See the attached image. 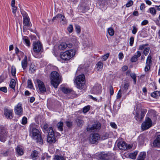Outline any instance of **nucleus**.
Returning a JSON list of instances; mask_svg holds the SVG:
<instances>
[{
    "instance_id": "obj_1",
    "label": "nucleus",
    "mask_w": 160,
    "mask_h": 160,
    "mask_svg": "<svg viewBox=\"0 0 160 160\" xmlns=\"http://www.w3.org/2000/svg\"><path fill=\"white\" fill-rule=\"evenodd\" d=\"M50 79L51 84L55 88H57L61 81V77L59 73L56 71L52 72L51 73Z\"/></svg>"
},
{
    "instance_id": "obj_2",
    "label": "nucleus",
    "mask_w": 160,
    "mask_h": 160,
    "mask_svg": "<svg viewBox=\"0 0 160 160\" xmlns=\"http://www.w3.org/2000/svg\"><path fill=\"white\" fill-rule=\"evenodd\" d=\"M75 51L73 49L67 50L63 52H61L60 57V58L65 61L70 60L75 54Z\"/></svg>"
},
{
    "instance_id": "obj_3",
    "label": "nucleus",
    "mask_w": 160,
    "mask_h": 160,
    "mask_svg": "<svg viewBox=\"0 0 160 160\" xmlns=\"http://www.w3.org/2000/svg\"><path fill=\"white\" fill-rule=\"evenodd\" d=\"M146 109H140L139 108H136L133 114L135 115V118L138 121L141 122L143 119L147 112Z\"/></svg>"
},
{
    "instance_id": "obj_4",
    "label": "nucleus",
    "mask_w": 160,
    "mask_h": 160,
    "mask_svg": "<svg viewBox=\"0 0 160 160\" xmlns=\"http://www.w3.org/2000/svg\"><path fill=\"white\" fill-rule=\"evenodd\" d=\"M42 47L41 43L38 42H34L33 43V52H32L33 56L36 58H40V55L39 53L41 51Z\"/></svg>"
},
{
    "instance_id": "obj_5",
    "label": "nucleus",
    "mask_w": 160,
    "mask_h": 160,
    "mask_svg": "<svg viewBox=\"0 0 160 160\" xmlns=\"http://www.w3.org/2000/svg\"><path fill=\"white\" fill-rule=\"evenodd\" d=\"M32 132L33 139L35 140L37 142H39L40 144H42L43 142V140L39 133V130L36 128L33 127L32 129Z\"/></svg>"
},
{
    "instance_id": "obj_6",
    "label": "nucleus",
    "mask_w": 160,
    "mask_h": 160,
    "mask_svg": "<svg viewBox=\"0 0 160 160\" xmlns=\"http://www.w3.org/2000/svg\"><path fill=\"white\" fill-rule=\"evenodd\" d=\"M85 78L84 74L77 76L75 80L76 87L80 89H82L85 84Z\"/></svg>"
},
{
    "instance_id": "obj_7",
    "label": "nucleus",
    "mask_w": 160,
    "mask_h": 160,
    "mask_svg": "<svg viewBox=\"0 0 160 160\" xmlns=\"http://www.w3.org/2000/svg\"><path fill=\"white\" fill-rule=\"evenodd\" d=\"M101 125L98 122H94L91 126H88L87 128V131L91 132H97L101 128Z\"/></svg>"
},
{
    "instance_id": "obj_8",
    "label": "nucleus",
    "mask_w": 160,
    "mask_h": 160,
    "mask_svg": "<svg viewBox=\"0 0 160 160\" xmlns=\"http://www.w3.org/2000/svg\"><path fill=\"white\" fill-rule=\"evenodd\" d=\"M152 124L151 119L148 117H146L144 121L142 124L141 128L143 130H147L152 126Z\"/></svg>"
},
{
    "instance_id": "obj_9",
    "label": "nucleus",
    "mask_w": 160,
    "mask_h": 160,
    "mask_svg": "<svg viewBox=\"0 0 160 160\" xmlns=\"http://www.w3.org/2000/svg\"><path fill=\"white\" fill-rule=\"evenodd\" d=\"M7 132L5 128L2 126H0V141L4 142L6 139Z\"/></svg>"
},
{
    "instance_id": "obj_10",
    "label": "nucleus",
    "mask_w": 160,
    "mask_h": 160,
    "mask_svg": "<svg viewBox=\"0 0 160 160\" xmlns=\"http://www.w3.org/2000/svg\"><path fill=\"white\" fill-rule=\"evenodd\" d=\"M148 43L141 45L139 46L138 50H142L143 53L145 56H147L149 53L150 48L149 47H147L148 46Z\"/></svg>"
},
{
    "instance_id": "obj_11",
    "label": "nucleus",
    "mask_w": 160,
    "mask_h": 160,
    "mask_svg": "<svg viewBox=\"0 0 160 160\" xmlns=\"http://www.w3.org/2000/svg\"><path fill=\"white\" fill-rule=\"evenodd\" d=\"M99 135L97 133L91 134L89 136V141L92 144H94L100 139Z\"/></svg>"
},
{
    "instance_id": "obj_12",
    "label": "nucleus",
    "mask_w": 160,
    "mask_h": 160,
    "mask_svg": "<svg viewBox=\"0 0 160 160\" xmlns=\"http://www.w3.org/2000/svg\"><path fill=\"white\" fill-rule=\"evenodd\" d=\"M152 56L149 54L146 59V66L144 68L145 71L146 72L148 71L150 69V67L152 64Z\"/></svg>"
},
{
    "instance_id": "obj_13",
    "label": "nucleus",
    "mask_w": 160,
    "mask_h": 160,
    "mask_svg": "<svg viewBox=\"0 0 160 160\" xmlns=\"http://www.w3.org/2000/svg\"><path fill=\"white\" fill-rule=\"evenodd\" d=\"M36 82L39 88V91L40 93L45 92L46 88L43 82L39 79H37Z\"/></svg>"
},
{
    "instance_id": "obj_14",
    "label": "nucleus",
    "mask_w": 160,
    "mask_h": 160,
    "mask_svg": "<svg viewBox=\"0 0 160 160\" xmlns=\"http://www.w3.org/2000/svg\"><path fill=\"white\" fill-rule=\"evenodd\" d=\"M118 148L120 149L125 150L128 149H130L131 147L130 146H127L126 143L124 141H121L118 142Z\"/></svg>"
},
{
    "instance_id": "obj_15",
    "label": "nucleus",
    "mask_w": 160,
    "mask_h": 160,
    "mask_svg": "<svg viewBox=\"0 0 160 160\" xmlns=\"http://www.w3.org/2000/svg\"><path fill=\"white\" fill-rule=\"evenodd\" d=\"M102 86L100 84H96L92 89V92L95 94H98L100 93L102 91Z\"/></svg>"
},
{
    "instance_id": "obj_16",
    "label": "nucleus",
    "mask_w": 160,
    "mask_h": 160,
    "mask_svg": "<svg viewBox=\"0 0 160 160\" xmlns=\"http://www.w3.org/2000/svg\"><path fill=\"white\" fill-rule=\"evenodd\" d=\"M15 112L16 114L18 115H22V104L18 103L14 109Z\"/></svg>"
},
{
    "instance_id": "obj_17",
    "label": "nucleus",
    "mask_w": 160,
    "mask_h": 160,
    "mask_svg": "<svg viewBox=\"0 0 160 160\" xmlns=\"http://www.w3.org/2000/svg\"><path fill=\"white\" fill-rule=\"evenodd\" d=\"M13 111L12 110L6 109L4 110V114L6 118L8 119L12 118Z\"/></svg>"
},
{
    "instance_id": "obj_18",
    "label": "nucleus",
    "mask_w": 160,
    "mask_h": 160,
    "mask_svg": "<svg viewBox=\"0 0 160 160\" xmlns=\"http://www.w3.org/2000/svg\"><path fill=\"white\" fill-rule=\"evenodd\" d=\"M128 94L129 92L126 93V92L124 91V90H122L121 89H120L119 90L117 95V98L119 99L122 95H123V96L122 99H125L127 95Z\"/></svg>"
},
{
    "instance_id": "obj_19",
    "label": "nucleus",
    "mask_w": 160,
    "mask_h": 160,
    "mask_svg": "<svg viewBox=\"0 0 160 160\" xmlns=\"http://www.w3.org/2000/svg\"><path fill=\"white\" fill-rule=\"evenodd\" d=\"M67 47L68 48H72V44H68L65 42H62L58 46V49L60 50H64Z\"/></svg>"
},
{
    "instance_id": "obj_20",
    "label": "nucleus",
    "mask_w": 160,
    "mask_h": 160,
    "mask_svg": "<svg viewBox=\"0 0 160 160\" xmlns=\"http://www.w3.org/2000/svg\"><path fill=\"white\" fill-rule=\"evenodd\" d=\"M98 158L102 160H108L109 158L108 154L104 152H101L98 155Z\"/></svg>"
},
{
    "instance_id": "obj_21",
    "label": "nucleus",
    "mask_w": 160,
    "mask_h": 160,
    "mask_svg": "<svg viewBox=\"0 0 160 160\" xmlns=\"http://www.w3.org/2000/svg\"><path fill=\"white\" fill-rule=\"evenodd\" d=\"M141 56V52L140 51H137L135 54L132 57L130 61L132 62H136L138 58Z\"/></svg>"
},
{
    "instance_id": "obj_22",
    "label": "nucleus",
    "mask_w": 160,
    "mask_h": 160,
    "mask_svg": "<svg viewBox=\"0 0 160 160\" xmlns=\"http://www.w3.org/2000/svg\"><path fill=\"white\" fill-rule=\"evenodd\" d=\"M50 135H48L47 138V142L49 143H54L56 141V139L55 138L54 134L51 135L50 134Z\"/></svg>"
},
{
    "instance_id": "obj_23",
    "label": "nucleus",
    "mask_w": 160,
    "mask_h": 160,
    "mask_svg": "<svg viewBox=\"0 0 160 160\" xmlns=\"http://www.w3.org/2000/svg\"><path fill=\"white\" fill-rule=\"evenodd\" d=\"M153 145L155 147H160V135H158L154 140Z\"/></svg>"
},
{
    "instance_id": "obj_24",
    "label": "nucleus",
    "mask_w": 160,
    "mask_h": 160,
    "mask_svg": "<svg viewBox=\"0 0 160 160\" xmlns=\"http://www.w3.org/2000/svg\"><path fill=\"white\" fill-rule=\"evenodd\" d=\"M70 42H71L69 43H68V44H71L72 47L73 45H74L75 46L77 45L78 43V41L76 37L74 36H72L71 37L70 39Z\"/></svg>"
},
{
    "instance_id": "obj_25",
    "label": "nucleus",
    "mask_w": 160,
    "mask_h": 160,
    "mask_svg": "<svg viewBox=\"0 0 160 160\" xmlns=\"http://www.w3.org/2000/svg\"><path fill=\"white\" fill-rule=\"evenodd\" d=\"M22 66L24 70L27 68L28 65L27 57L25 56L23 60L21 62Z\"/></svg>"
},
{
    "instance_id": "obj_26",
    "label": "nucleus",
    "mask_w": 160,
    "mask_h": 160,
    "mask_svg": "<svg viewBox=\"0 0 160 160\" xmlns=\"http://www.w3.org/2000/svg\"><path fill=\"white\" fill-rule=\"evenodd\" d=\"M16 153L19 156L22 155L24 151L22 148L19 146H17L15 148Z\"/></svg>"
},
{
    "instance_id": "obj_27",
    "label": "nucleus",
    "mask_w": 160,
    "mask_h": 160,
    "mask_svg": "<svg viewBox=\"0 0 160 160\" xmlns=\"http://www.w3.org/2000/svg\"><path fill=\"white\" fill-rule=\"evenodd\" d=\"M129 84V82H124L123 84L122 85V88L121 89L122 90H124L126 92L127 90L128 89Z\"/></svg>"
},
{
    "instance_id": "obj_28",
    "label": "nucleus",
    "mask_w": 160,
    "mask_h": 160,
    "mask_svg": "<svg viewBox=\"0 0 160 160\" xmlns=\"http://www.w3.org/2000/svg\"><path fill=\"white\" fill-rule=\"evenodd\" d=\"M36 69L37 67L35 66L34 64L32 63L30 66L29 72L31 73H33L35 72Z\"/></svg>"
},
{
    "instance_id": "obj_29",
    "label": "nucleus",
    "mask_w": 160,
    "mask_h": 160,
    "mask_svg": "<svg viewBox=\"0 0 160 160\" xmlns=\"http://www.w3.org/2000/svg\"><path fill=\"white\" fill-rule=\"evenodd\" d=\"M61 90L65 94H68L73 92V91L71 89L64 87H62L61 88Z\"/></svg>"
},
{
    "instance_id": "obj_30",
    "label": "nucleus",
    "mask_w": 160,
    "mask_h": 160,
    "mask_svg": "<svg viewBox=\"0 0 160 160\" xmlns=\"http://www.w3.org/2000/svg\"><path fill=\"white\" fill-rule=\"evenodd\" d=\"M146 156V153L145 152H141L139 154L138 158V160H144Z\"/></svg>"
},
{
    "instance_id": "obj_31",
    "label": "nucleus",
    "mask_w": 160,
    "mask_h": 160,
    "mask_svg": "<svg viewBox=\"0 0 160 160\" xmlns=\"http://www.w3.org/2000/svg\"><path fill=\"white\" fill-rule=\"evenodd\" d=\"M16 81L14 79H12L11 80L9 84L10 87L13 90L15 89L16 86Z\"/></svg>"
},
{
    "instance_id": "obj_32",
    "label": "nucleus",
    "mask_w": 160,
    "mask_h": 160,
    "mask_svg": "<svg viewBox=\"0 0 160 160\" xmlns=\"http://www.w3.org/2000/svg\"><path fill=\"white\" fill-rule=\"evenodd\" d=\"M76 122L78 126L81 127L84 123V122L82 120L77 118L76 119Z\"/></svg>"
},
{
    "instance_id": "obj_33",
    "label": "nucleus",
    "mask_w": 160,
    "mask_h": 160,
    "mask_svg": "<svg viewBox=\"0 0 160 160\" xmlns=\"http://www.w3.org/2000/svg\"><path fill=\"white\" fill-rule=\"evenodd\" d=\"M23 24L24 26H29V18L28 17L23 18Z\"/></svg>"
},
{
    "instance_id": "obj_34",
    "label": "nucleus",
    "mask_w": 160,
    "mask_h": 160,
    "mask_svg": "<svg viewBox=\"0 0 160 160\" xmlns=\"http://www.w3.org/2000/svg\"><path fill=\"white\" fill-rule=\"evenodd\" d=\"M57 127L58 129L61 131H62L63 130V122H58L57 124Z\"/></svg>"
},
{
    "instance_id": "obj_35",
    "label": "nucleus",
    "mask_w": 160,
    "mask_h": 160,
    "mask_svg": "<svg viewBox=\"0 0 160 160\" xmlns=\"http://www.w3.org/2000/svg\"><path fill=\"white\" fill-rule=\"evenodd\" d=\"M55 160H66L65 158L61 155L55 156Z\"/></svg>"
},
{
    "instance_id": "obj_36",
    "label": "nucleus",
    "mask_w": 160,
    "mask_h": 160,
    "mask_svg": "<svg viewBox=\"0 0 160 160\" xmlns=\"http://www.w3.org/2000/svg\"><path fill=\"white\" fill-rule=\"evenodd\" d=\"M138 153V152L137 151H135L133 153H130L129 155V157L132 159H135L136 158Z\"/></svg>"
},
{
    "instance_id": "obj_37",
    "label": "nucleus",
    "mask_w": 160,
    "mask_h": 160,
    "mask_svg": "<svg viewBox=\"0 0 160 160\" xmlns=\"http://www.w3.org/2000/svg\"><path fill=\"white\" fill-rule=\"evenodd\" d=\"M23 39L27 45L29 46L30 45V42L27 36H24Z\"/></svg>"
},
{
    "instance_id": "obj_38",
    "label": "nucleus",
    "mask_w": 160,
    "mask_h": 160,
    "mask_svg": "<svg viewBox=\"0 0 160 160\" xmlns=\"http://www.w3.org/2000/svg\"><path fill=\"white\" fill-rule=\"evenodd\" d=\"M97 68L98 70L99 69H102L103 67V64L100 61H99L96 64Z\"/></svg>"
},
{
    "instance_id": "obj_39",
    "label": "nucleus",
    "mask_w": 160,
    "mask_h": 160,
    "mask_svg": "<svg viewBox=\"0 0 160 160\" xmlns=\"http://www.w3.org/2000/svg\"><path fill=\"white\" fill-rule=\"evenodd\" d=\"M27 82L28 86L29 88L32 89H34L32 83L31 79H28V81Z\"/></svg>"
},
{
    "instance_id": "obj_40",
    "label": "nucleus",
    "mask_w": 160,
    "mask_h": 160,
    "mask_svg": "<svg viewBox=\"0 0 160 160\" xmlns=\"http://www.w3.org/2000/svg\"><path fill=\"white\" fill-rule=\"evenodd\" d=\"M150 13L152 15L154 16L156 14V10L154 8H151L149 9Z\"/></svg>"
},
{
    "instance_id": "obj_41",
    "label": "nucleus",
    "mask_w": 160,
    "mask_h": 160,
    "mask_svg": "<svg viewBox=\"0 0 160 160\" xmlns=\"http://www.w3.org/2000/svg\"><path fill=\"white\" fill-rule=\"evenodd\" d=\"M108 31L109 34L111 36H113L114 34V31L112 28H108Z\"/></svg>"
},
{
    "instance_id": "obj_42",
    "label": "nucleus",
    "mask_w": 160,
    "mask_h": 160,
    "mask_svg": "<svg viewBox=\"0 0 160 160\" xmlns=\"http://www.w3.org/2000/svg\"><path fill=\"white\" fill-rule=\"evenodd\" d=\"M47 131L48 133V135H50V134L51 135V134L54 135V132L52 127H50Z\"/></svg>"
},
{
    "instance_id": "obj_43",
    "label": "nucleus",
    "mask_w": 160,
    "mask_h": 160,
    "mask_svg": "<svg viewBox=\"0 0 160 160\" xmlns=\"http://www.w3.org/2000/svg\"><path fill=\"white\" fill-rule=\"evenodd\" d=\"M90 109L89 106H87L84 107L83 108V112L84 113H87Z\"/></svg>"
},
{
    "instance_id": "obj_44",
    "label": "nucleus",
    "mask_w": 160,
    "mask_h": 160,
    "mask_svg": "<svg viewBox=\"0 0 160 160\" xmlns=\"http://www.w3.org/2000/svg\"><path fill=\"white\" fill-rule=\"evenodd\" d=\"M130 76L131 78L133 79L134 81V84H135L136 82V74L134 73H131Z\"/></svg>"
},
{
    "instance_id": "obj_45",
    "label": "nucleus",
    "mask_w": 160,
    "mask_h": 160,
    "mask_svg": "<svg viewBox=\"0 0 160 160\" xmlns=\"http://www.w3.org/2000/svg\"><path fill=\"white\" fill-rule=\"evenodd\" d=\"M132 28L133 29L132 30V34H135L137 32L138 28L135 26H133Z\"/></svg>"
},
{
    "instance_id": "obj_46",
    "label": "nucleus",
    "mask_w": 160,
    "mask_h": 160,
    "mask_svg": "<svg viewBox=\"0 0 160 160\" xmlns=\"http://www.w3.org/2000/svg\"><path fill=\"white\" fill-rule=\"evenodd\" d=\"M11 72L12 75L13 76L15 75L16 73V69L14 66H12V67Z\"/></svg>"
},
{
    "instance_id": "obj_47",
    "label": "nucleus",
    "mask_w": 160,
    "mask_h": 160,
    "mask_svg": "<svg viewBox=\"0 0 160 160\" xmlns=\"http://www.w3.org/2000/svg\"><path fill=\"white\" fill-rule=\"evenodd\" d=\"M38 155V152L36 151H33L31 154L32 158H36Z\"/></svg>"
},
{
    "instance_id": "obj_48",
    "label": "nucleus",
    "mask_w": 160,
    "mask_h": 160,
    "mask_svg": "<svg viewBox=\"0 0 160 160\" xmlns=\"http://www.w3.org/2000/svg\"><path fill=\"white\" fill-rule=\"evenodd\" d=\"M133 2L132 0L129 1L126 4V7H129L132 6L133 4Z\"/></svg>"
},
{
    "instance_id": "obj_49",
    "label": "nucleus",
    "mask_w": 160,
    "mask_h": 160,
    "mask_svg": "<svg viewBox=\"0 0 160 160\" xmlns=\"http://www.w3.org/2000/svg\"><path fill=\"white\" fill-rule=\"evenodd\" d=\"M76 31L78 33H79L81 32L80 27L78 25H75Z\"/></svg>"
},
{
    "instance_id": "obj_50",
    "label": "nucleus",
    "mask_w": 160,
    "mask_h": 160,
    "mask_svg": "<svg viewBox=\"0 0 160 160\" xmlns=\"http://www.w3.org/2000/svg\"><path fill=\"white\" fill-rule=\"evenodd\" d=\"M65 123L66 124L68 128H70L72 127V122L69 121H67Z\"/></svg>"
},
{
    "instance_id": "obj_51",
    "label": "nucleus",
    "mask_w": 160,
    "mask_h": 160,
    "mask_svg": "<svg viewBox=\"0 0 160 160\" xmlns=\"http://www.w3.org/2000/svg\"><path fill=\"white\" fill-rule=\"evenodd\" d=\"M134 41V38L133 37H131L130 38L129 44L130 46H132L133 44Z\"/></svg>"
},
{
    "instance_id": "obj_52",
    "label": "nucleus",
    "mask_w": 160,
    "mask_h": 160,
    "mask_svg": "<svg viewBox=\"0 0 160 160\" xmlns=\"http://www.w3.org/2000/svg\"><path fill=\"white\" fill-rule=\"evenodd\" d=\"M109 53H107L105 55L102 57V59L104 61L106 60L108 57H109Z\"/></svg>"
},
{
    "instance_id": "obj_53",
    "label": "nucleus",
    "mask_w": 160,
    "mask_h": 160,
    "mask_svg": "<svg viewBox=\"0 0 160 160\" xmlns=\"http://www.w3.org/2000/svg\"><path fill=\"white\" fill-rule=\"evenodd\" d=\"M67 29L69 32H72L73 29L72 26V25H70L68 27Z\"/></svg>"
},
{
    "instance_id": "obj_54",
    "label": "nucleus",
    "mask_w": 160,
    "mask_h": 160,
    "mask_svg": "<svg viewBox=\"0 0 160 160\" xmlns=\"http://www.w3.org/2000/svg\"><path fill=\"white\" fill-rule=\"evenodd\" d=\"M27 119L25 117H24L22 119V124H25L27 123Z\"/></svg>"
},
{
    "instance_id": "obj_55",
    "label": "nucleus",
    "mask_w": 160,
    "mask_h": 160,
    "mask_svg": "<svg viewBox=\"0 0 160 160\" xmlns=\"http://www.w3.org/2000/svg\"><path fill=\"white\" fill-rule=\"evenodd\" d=\"M0 91L4 92H7V89L6 87H3L0 88Z\"/></svg>"
},
{
    "instance_id": "obj_56",
    "label": "nucleus",
    "mask_w": 160,
    "mask_h": 160,
    "mask_svg": "<svg viewBox=\"0 0 160 160\" xmlns=\"http://www.w3.org/2000/svg\"><path fill=\"white\" fill-rule=\"evenodd\" d=\"M12 13L14 14L16 12L17 8L15 6H12Z\"/></svg>"
},
{
    "instance_id": "obj_57",
    "label": "nucleus",
    "mask_w": 160,
    "mask_h": 160,
    "mask_svg": "<svg viewBox=\"0 0 160 160\" xmlns=\"http://www.w3.org/2000/svg\"><path fill=\"white\" fill-rule=\"evenodd\" d=\"M109 91L110 95H112L114 93L113 89L112 86H110L109 87Z\"/></svg>"
},
{
    "instance_id": "obj_58",
    "label": "nucleus",
    "mask_w": 160,
    "mask_h": 160,
    "mask_svg": "<svg viewBox=\"0 0 160 160\" xmlns=\"http://www.w3.org/2000/svg\"><path fill=\"white\" fill-rule=\"evenodd\" d=\"M9 152L8 150L6 151L5 152L1 153V154L3 156H7L9 154Z\"/></svg>"
},
{
    "instance_id": "obj_59",
    "label": "nucleus",
    "mask_w": 160,
    "mask_h": 160,
    "mask_svg": "<svg viewBox=\"0 0 160 160\" xmlns=\"http://www.w3.org/2000/svg\"><path fill=\"white\" fill-rule=\"evenodd\" d=\"M124 57V55L123 53L120 52L118 54V58L120 60H122Z\"/></svg>"
},
{
    "instance_id": "obj_60",
    "label": "nucleus",
    "mask_w": 160,
    "mask_h": 160,
    "mask_svg": "<svg viewBox=\"0 0 160 160\" xmlns=\"http://www.w3.org/2000/svg\"><path fill=\"white\" fill-rule=\"evenodd\" d=\"M22 15L23 18L28 17L27 13L24 11L22 12Z\"/></svg>"
},
{
    "instance_id": "obj_61",
    "label": "nucleus",
    "mask_w": 160,
    "mask_h": 160,
    "mask_svg": "<svg viewBox=\"0 0 160 160\" xmlns=\"http://www.w3.org/2000/svg\"><path fill=\"white\" fill-rule=\"evenodd\" d=\"M148 23V21L147 20H145L141 22L142 25H145Z\"/></svg>"
},
{
    "instance_id": "obj_62",
    "label": "nucleus",
    "mask_w": 160,
    "mask_h": 160,
    "mask_svg": "<svg viewBox=\"0 0 160 160\" xmlns=\"http://www.w3.org/2000/svg\"><path fill=\"white\" fill-rule=\"evenodd\" d=\"M111 126L113 128H117V126L116 124L113 122H111L110 123Z\"/></svg>"
},
{
    "instance_id": "obj_63",
    "label": "nucleus",
    "mask_w": 160,
    "mask_h": 160,
    "mask_svg": "<svg viewBox=\"0 0 160 160\" xmlns=\"http://www.w3.org/2000/svg\"><path fill=\"white\" fill-rule=\"evenodd\" d=\"M145 8V4L142 3L141 4L140 6V9L141 10H143Z\"/></svg>"
},
{
    "instance_id": "obj_64",
    "label": "nucleus",
    "mask_w": 160,
    "mask_h": 160,
    "mask_svg": "<svg viewBox=\"0 0 160 160\" xmlns=\"http://www.w3.org/2000/svg\"><path fill=\"white\" fill-rule=\"evenodd\" d=\"M156 91L154 92L151 94V96L153 97H158V94H156Z\"/></svg>"
}]
</instances>
